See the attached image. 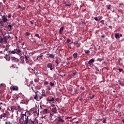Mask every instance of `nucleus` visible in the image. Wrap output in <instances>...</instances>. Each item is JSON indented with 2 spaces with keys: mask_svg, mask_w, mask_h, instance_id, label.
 Wrapping results in <instances>:
<instances>
[{
  "mask_svg": "<svg viewBox=\"0 0 124 124\" xmlns=\"http://www.w3.org/2000/svg\"><path fill=\"white\" fill-rule=\"evenodd\" d=\"M19 121L21 124H35L34 121L29 118V115H27L26 114L21 115V118Z\"/></svg>",
  "mask_w": 124,
  "mask_h": 124,
  "instance_id": "f257e3e1",
  "label": "nucleus"
},
{
  "mask_svg": "<svg viewBox=\"0 0 124 124\" xmlns=\"http://www.w3.org/2000/svg\"><path fill=\"white\" fill-rule=\"evenodd\" d=\"M10 54H16L15 49L12 51H8V49H6L4 51V55L6 56V58L8 57V56L10 55Z\"/></svg>",
  "mask_w": 124,
  "mask_h": 124,
  "instance_id": "f03ea898",
  "label": "nucleus"
},
{
  "mask_svg": "<svg viewBox=\"0 0 124 124\" xmlns=\"http://www.w3.org/2000/svg\"><path fill=\"white\" fill-rule=\"evenodd\" d=\"M34 93H35V94L34 96V99H35V100H37V99L39 98V94H40V93H39L38 91H34Z\"/></svg>",
  "mask_w": 124,
  "mask_h": 124,
  "instance_id": "7ed1b4c3",
  "label": "nucleus"
},
{
  "mask_svg": "<svg viewBox=\"0 0 124 124\" xmlns=\"http://www.w3.org/2000/svg\"><path fill=\"white\" fill-rule=\"evenodd\" d=\"M0 16H1V21L3 22V23H7V22L8 21V19H7V18L6 17V16H5V15H1Z\"/></svg>",
  "mask_w": 124,
  "mask_h": 124,
  "instance_id": "20e7f679",
  "label": "nucleus"
},
{
  "mask_svg": "<svg viewBox=\"0 0 124 124\" xmlns=\"http://www.w3.org/2000/svg\"><path fill=\"white\" fill-rule=\"evenodd\" d=\"M43 96L45 97H46V93H45V91L44 90H42L41 96H39V99L40 100L41 99V98H42L43 97Z\"/></svg>",
  "mask_w": 124,
  "mask_h": 124,
  "instance_id": "39448f33",
  "label": "nucleus"
},
{
  "mask_svg": "<svg viewBox=\"0 0 124 124\" xmlns=\"http://www.w3.org/2000/svg\"><path fill=\"white\" fill-rule=\"evenodd\" d=\"M11 59H12V62H19V59L14 57H11Z\"/></svg>",
  "mask_w": 124,
  "mask_h": 124,
  "instance_id": "423d86ee",
  "label": "nucleus"
},
{
  "mask_svg": "<svg viewBox=\"0 0 124 124\" xmlns=\"http://www.w3.org/2000/svg\"><path fill=\"white\" fill-rule=\"evenodd\" d=\"M51 112L54 114H58V109H57V108H52L51 109Z\"/></svg>",
  "mask_w": 124,
  "mask_h": 124,
  "instance_id": "0eeeda50",
  "label": "nucleus"
},
{
  "mask_svg": "<svg viewBox=\"0 0 124 124\" xmlns=\"http://www.w3.org/2000/svg\"><path fill=\"white\" fill-rule=\"evenodd\" d=\"M52 64L51 63H49L47 64V67H48V68H50V70H52L53 69H54V68H52Z\"/></svg>",
  "mask_w": 124,
  "mask_h": 124,
  "instance_id": "6e6552de",
  "label": "nucleus"
},
{
  "mask_svg": "<svg viewBox=\"0 0 124 124\" xmlns=\"http://www.w3.org/2000/svg\"><path fill=\"white\" fill-rule=\"evenodd\" d=\"M46 56H48V59L49 58H51L53 60L55 59V55L54 54H47Z\"/></svg>",
  "mask_w": 124,
  "mask_h": 124,
  "instance_id": "1a4fd4ad",
  "label": "nucleus"
},
{
  "mask_svg": "<svg viewBox=\"0 0 124 124\" xmlns=\"http://www.w3.org/2000/svg\"><path fill=\"white\" fill-rule=\"evenodd\" d=\"M11 90H12L13 91H18V86H14L12 87Z\"/></svg>",
  "mask_w": 124,
  "mask_h": 124,
  "instance_id": "9d476101",
  "label": "nucleus"
},
{
  "mask_svg": "<svg viewBox=\"0 0 124 124\" xmlns=\"http://www.w3.org/2000/svg\"><path fill=\"white\" fill-rule=\"evenodd\" d=\"M31 70H32V71L31 72V73H32V74H35V76H36L37 74V70L32 69Z\"/></svg>",
  "mask_w": 124,
  "mask_h": 124,
  "instance_id": "9b49d317",
  "label": "nucleus"
},
{
  "mask_svg": "<svg viewBox=\"0 0 124 124\" xmlns=\"http://www.w3.org/2000/svg\"><path fill=\"white\" fill-rule=\"evenodd\" d=\"M6 117V113H2L0 116V119H4Z\"/></svg>",
  "mask_w": 124,
  "mask_h": 124,
  "instance_id": "f8f14e48",
  "label": "nucleus"
},
{
  "mask_svg": "<svg viewBox=\"0 0 124 124\" xmlns=\"http://www.w3.org/2000/svg\"><path fill=\"white\" fill-rule=\"evenodd\" d=\"M16 54H20L21 53V50L19 48L15 49Z\"/></svg>",
  "mask_w": 124,
  "mask_h": 124,
  "instance_id": "ddd939ff",
  "label": "nucleus"
},
{
  "mask_svg": "<svg viewBox=\"0 0 124 124\" xmlns=\"http://www.w3.org/2000/svg\"><path fill=\"white\" fill-rule=\"evenodd\" d=\"M25 61H26V63H29V60L30 59V57L27 55H25Z\"/></svg>",
  "mask_w": 124,
  "mask_h": 124,
  "instance_id": "4468645a",
  "label": "nucleus"
},
{
  "mask_svg": "<svg viewBox=\"0 0 124 124\" xmlns=\"http://www.w3.org/2000/svg\"><path fill=\"white\" fill-rule=\"evenodd\" d=\"M50 120L54 121V118H53V117H54V113L51 112L50 113Z\"/></svg>",
  "mask_w": 124,
  "mask_h": 124,
  "instance_id": "2eb2a0df",
  "label": "nucleus"
},
{
  "mask_svg": "<svg viewBox=\"0 0 124 124\" xmlns=\"http://www.w3.org/2000/svg\"><path fill=\"white\" fill-rule=\"evenodd\" d=\"M55 100V98H52L51 99H49V98L46 99V101H48V102H53Z\"/></svg>",
  "mask_w": 124,
  "mask_h": 124,
  "instance_id": "dca6fc26",
  "label": "nucleus"
},
{
  "mask_svg": "<svg viewBox=\"0 0 124 124\" xmlns=\"http://www.w3.org/2000/svg\"><path fill=\"white\" fill-rule=\"evenodd\" d=\"M93 62H94V60L92 59L88 62V64H92V63H93Z\"/></svg>",
  "mask_w": 124,
  "mask_h": 124,
  "instance_id": "f3484780",
  "label": "nucleus"
},
{
  "mask_svg": "<svg viewBox=\"0 0 124 124\" xmlns=\"http://www.w3.org/2000/svg\"><path fill=\"white\" fill-rule=\"evenodd\" d=\"M114 36L116 39H119V38H120V34L118 33H116Z\"/></svg>",
  "mask_w": 124,
  "mask_h": 124,
  "instance_id": "a211bd4d",
  "label": "nucleus"
},
{
  "mask_svg": "<svg viewBox=\"0 0 124 124\" xmlns=\"http://www.w3.org/2000/svg\"><path fill=\"white\" fill-rule=\"evenodd\" d=\"M77 56H78V54L77 53V52H75L73 55L74 59H77Z\"/></svg>",
  "mask_w": 124,
  "mask_h": 124,
  "instance_id": "6ab92c4d",
  "label": "nucleus"
},
{
  "mask_svg": "<svg viewBox=\"0 0 124 124\" xmlns=\"http://www.w3.org/2000/svg\"><path fill=\"white\" fill-rule=\"evenodd\" d=\"M59 120H58V122H60L61 123H63L64 122V121L62 119V118L60 117H58Z\"/></svg>",
  "mask_w": 124,
  "mask_h": 124,
  "instance_id": "aec40b11",
  "label": "nucleus"
},
{
  "mask_svg": "<svg viewBox=\"0 0 124 124\" xmlns=\"http://www.w3.org/2000/svg\"><path fill=\"white\" fill-rule=\"evenodd\" d=\"M42 57H43V55L42 54H40V56H38L37 58V60L38 61L39 60V59H40V58H42Z\"/></svg>",
  "mask_w": 124,
  "mask_h": 124,
  "instance_id": "412c9836",
  "label": "nucleus"
},
{
  "mask_svg": "<svg viewBox=\"0 0 124 124\" xmlns=\"http://www.w3.org/2000/svg\"><path fill=\"white\" fill-rule=\"evenodd\" d=\"M8 29H9V31H11V30H12V26L11 25H9L8 26Z\"/></svg>",
  "mask_w": 124,
  "mask_h": 124,
  "instance_id": "4be33fe9",
  "label": "nucleus"
},
{
  "mask_svg": "<svg viewBox=\"0 0 124 124\" xmlns=\"http://www.w3.org/2000/svg\"><path fill=\"white\" fill-rule=\"evenodd\" d=\"M3 22L2 21V20H0V27H3Z\"/></svg>",
  "mask_w": 124,
  "mask_h": 124,
  "instance_id": "5701e85b",
  "label": "nucleus"
},
{
  "mask_svg": "<svg viewBox=\"0 0 124 124\" xmlns=\"http://www.w3.org/2000/svg\"><path fill=\"white\" fill-rule=\"evenodd\" d=\"M76 45H77V48H79V47H80V46H81V43H77L76 44Z\"/></svg>",
  "mask_w": 124,
  "mask_h": 124,
  "instance_id": "b1692460",
  "label": "nucleus"
},
{
  "mask_svg": "<svg viewBox=\"0 0 124 124\" xmlns=\"http://www.w3.org/2000/svg\"><path fill=\"white\" fill-rule=\"evenodd\" d=\"M85 54H90V51L89 50H84Z\"/></svg>",
  "mask_w": 124,
  "mask_h": 124,
  "instance_id": "393cba45",
  "label": "nucleus"
},
{
  "mask_svg": "<svg viewBox=\"0 0 124 124\" xmlns=\"http://www.w3.org/2000/svg\"><path fill=\"white\" fill-rule=\"evenodd\" d=\"M119 85H120L121 86H122L123 87H124V82H119Z\"/></svg>",
  "mask_w": 124,
  "mask_h": 124,
  "instance_id": "a878e982",
  "label": "nucleus"
},
{
  "mask_svg": "<svg viewBox=\"0 0 124 124\" xmlns=\"http://www.w3.org/2000/svg\"><path fill=\"white\" fill-rule=\"evenodd\" d=\"M35 36H36V37H38V38H39V39H40V36H39V34L36 33L35 34Z\"/></svg>",
  "mask_w": 124,
  "mask_h": 124,
  "instance_id": "bb28decb",
  "label": "nucleus"
},
{
  "mask_svg": "<svg viewBox=\"0 0 124 124\" xmlns=\"http://www.w3.org/2000/svg\"><path fill=\"white\" fill-rule=\"evenodd\" d=\"M50 85L51 87H53V86H55V83L52 82H50Z\"/></svg>",
  "mask_w": 124,
  "mask_h": 124,
  "instance_id": "cd10ccee",
  "label": "nucleus"
},
{
  "mask_svg": "<svg viewBox=\"0 0 124 124\" xmlns=\"http://www.w3.org/2000/svg\"><path fill=\"white\" fill-rule=\"evenodd\" d=\"M63 29H64L63 27H61L60 29V31H63Z\"/></svg>",
  "mask_w": 124,
  "mask_h": 124,
  "instance_id": "c85d7f7f",
  "label": "nucleus"
},
{
  "mask_svg": "<svg viewBox=\"0 0 124 124\" xmlns=\"http://www.w3.org/2000/svg\"><path fill=\"white\" fill-rule=\"evenodd\" d=\"M110 8H111V5H108L107 6V9H108V10H110Z\"/></svg>",
  "mask_w": 124,
  "mask_h": 124,
  "instance_id": "c756f323",
  "label": "nucleus"
},
{
  "mask_svg": "<svg viewBox=\"0 0 124 124\" xmlns=\"http://www.w3.org/2000/svg\"><path fill=\"white\" fill-rule=\"evenodd\" d=\"M8 18H11V14L9 13L8 14Z\"/></svg>",
  "mask_w": 124,
  "mask_h": 124,
  "instance_id": "7c9ffc66",
  "label": "nucleus"
},
{
  "mask_svg": "<svg viewBox=\"0 0 124 124\" xmlns=\"http://www.w3.org/2000/svg\"><path fill=\"white\" fill-rule=\"evenodd\" d=\"M94 20H95V21H99V20H98V18H97V16L94 17Z\"/></svg>",
  "mask_w": 124,
  "mask_h": 124,
  "instance_id": "2f4dec72",
  "label": "nucleus"
},
{
  "mask_svg": "<svg viewBox=\"0 0 124 124\" xmlns=\"http://www.w3.org/2000/svg\"><path fill=\"white\" fill-rule=\"evenodd\" d=\"M51 107H52V108H57V107H56V106H55V104H52L51 105Z\"/></svg>",
  "mask_w": 124,
  "mask_h": 124,
  "instance_id": "473e14b6",
  "label": "nucleus"
},
{
  "mask_svg": "<svg viewBox=\"0 0 124 124\" xmlns=\"http://www.w3.org/2000/svg\"><path fill=\"white\" fill-rule=\"evenodd\" d=\"M80 90H82V91H85V88L84 87H81Z\"/></svg>",
  "mask_w": 124,
  "mask_h": 124,
  "instance_id": "72a5a7b5",
  "label": "nucleus"
},
{
  "mask_svg": "<svg viewBox=\"0 0 124 124\" xmlns=\"http://www.w3.org/2000/svg\"><path fill=\"white\" fill-rule=\"evenodd\" d=\"M94 97V95H93L92 96H90V99H93Z\"/></svg>",
  "mask_w": 124,
  "mask_h": 124,
  "instance_id": "f704fd0d",
  "label": "nucleus"
},
{
  "mask_svg": "<svg viewBox=\"0 0 124 124\" xmlns=\"http://www.w3.org/2000/svg\"><path fill=\"white\" fill-rule=\"evenodd\" d=\"M49 84V82L48 81H45L44 84L45 85H48Z\"/></svg>",
  "mask_w": 124,
  "mask_h": 124,
  "instance_id": "c9c22d12",
  "label": "nucleus"
},
{
  "mask_svg": "<svg viewBox=\"0 0 124 124\" xmlns=\"http://www.w3.org/2000/svg\"><path fill=\"white\" fill-rule=\"evenodd\" d=\"M118 70H119V71H120V72H122V71H123V70H124L122 68H119Z\"/></svg>",
  "mask_w": 124,
  "mask_h": 124,
  "instance_id": "e433bc0d",
  "label": "nucleus"
},
{
  "mask_svg": "<svg viewBox=\"0 0 124 124\" xmlns=\"http://www.w3.org/2000/svg\"><path fill=\"white\" fill-rule=\"evenodd\" d=\"M47 111H48V110L46 108H45L44 109V111L45 112V113H47Z\"/></svg>",
  "mask_w": 124,
  "mask_h": 124,
  "instance_id": "4c0bfd02",
  "label": "nucleus"
},
{
  "mask_svg": "<svg viewBox=\"0 0 124 124\" xmlns=\"http://www.w3.org/2000/svg\"><path fill=\"white\" fill-rule=\"evenodd\" d=\"M47 90H48V91H51V87H50V86H48L47 88Z\"/></svg>",
  "mask_w": 124,
  "mask_h": 124,
  "instance_id": "58836bf2",
  "label": "nucleus"
},
{
  "mask_svg": "<svg viewBox=\"0 0 124 124\" xmlns=\"http://www.w3.org/2000/svg\"><path fill=\"white\" fill-rule=\"evenodd\" d=\"M26 35H27V36H29V35H30V33L29 32H26Z\"/></svg>",
  "mask_w": 124,
  "mask_h": 124,
  "instance_id": "ea45409f",
  "label": "nucleus"
},
{
  "mask_svg": "<svg viewBox=\"0 0 124 124\" xmlns=\"http://www.w3.org/2000/svg\"><path fill=\"white\" fill-rule=\"evenodd\" d=\"M20 97V96L19 95H17L16 96V99H17V100H18V99Z\"/></svg>",
  "mask_w": 124,
  "mask_h": 124,
  "instance_id": "a19ab883",
  "label": "nucleus"
},
{
  "mask_svg": "<svg viewBox=\"0 0 124 124\" xmlns=\"http://www.w3.org/2000/svg\"><path fill=\"white\" fill-rule=\"evenodd\" d=\"M103 124H106V119H104V120L103 121Z\"/></svg>",
  "mask_w": 124,
  "mask_h": 124,
  "instance_id": "79ce46f5",
  "label": "nucleus"
},
{
  "mask_svg": "<svg viewBox=\"0 0 124 124\" xmlns=\"http://www.w3.org/2000/svg\"><path fill=\"white\" fill-rule=\"evenodd\" d=\"M70 41H71L70 40V39H67V42L68 43H69V42H70Z\"/></svg>",
  "mask_w": 124,
  "mask_h": 124,
  "instance_id": "37998d69",
  "label": "nucleus"
},
{
  "mask_svg": "<svg viewBox=\"0 0 124 124\" xmlns=\"http://www.w3.org/2000/svg\"><path fill=\"white\" fill-rule=\"evenodd\" d=\"M10 122L9 121H6L5 124H9Z\"/></svg>",
  "mask_w": 124,
  "mask_h": 124,
  "instance_id": "c03bdc74",
  "label": "nucleus"
},
{
  "mask_svg": "<svg viewBox=\"0 0 124 124\" xmlns=\"http://www.w3.org/2000/svg\"><path fill=\"white\" fill-rule=\"evenodd\" d=\"M53 118H54V120H55V119H56V118H57V116H55L54 115Z\"/></svg>",
  "mask_w": 124,
  "mask_h": 124,
  "instance_id": "a18cd8bd",
  "label": "nucleus"
},
{
  "mask_svg": "<svg viewBox=\"0 0 124 124\" xmlns=\"http://www.w3.org/2000/svg\"><path fill=\"white\" fill-rule=\"evenodd\" d=\"M101 24H104V20H101Z\"/></svg>",
  "mask_w": 124,
  "mask_h": 124,
  "instance_id": "49530a36",
  "label": "nucleus"
},
{
  "mask_svg": "<svg viewBox=\"0 0 124 124\" xmlns=\"http://www.w3.org/2000/svg\"><path fill=\"white\" fill-rule=\"evenodd\" d=\"M75 93H78V91L76 89H75Z\"/></svg>",
  "mask_w": 124,
  "mask_h": 124,
  "instance_id": "de8ad7c7",
  "label": "nucleus"
},
{
  "mask_svg": "<svg viewBox=\"0 0 124 124\" xmlns=\"http://www.w3.org/2000/svg\"><path fill=\"white\" fill-rule=\"evenodd\" d=\"M30 23H31V25H33V24H34L33 22H32V21H30Z\"/></svg>",
  "mask_w": 124,
  "mask_h": 124,
  "instance_id": "09e8293b",
  "label": "nucleus"
},
{
  "mask_svg": "<svg viewBox=\"0 0 124 124\" xmlns=\"http://www.w3.org/2000/svg\"><path fill=\"white\" fill-rule=\"evenodd\" d=\"M101 37H102V38H104V35H101Z\"/></svg>",
  "mask_w": 124,
  "mask_h": 124,
  "instance_id": "8fccbe9b",
  "label": "nucleus"
},
{
  "mask_svg": "<svg viewBox=\"0 0 124 124\" xmlns=\"http://www.w3.org/2000/svg\"><path fill=\"white\" fill-rule=\"evenodd\" d=\"M76 124H79V122H78V121L76 122Z\"/></svg>",
  "mask_w": 124,
  "mask_h": 124,
  "instance_id": "3c124183",
  "label": "nucleus"
},
{
  "mask_svg": "<svg viewBox=\"0 0 124 124\" xmlns=\"http://www.w3.org/2000/svg\"><path fill=\"white\" fill-rule=\"evenodd\" d=\"M119 36H120V37H122V36H123V34H120Z\"/></svg>",
  "mask_w": 124,
  "mask_h": 124,
  "instance_id": "603ef678",
  "label": "nucleus"
},
{
  "mask_svg": "<svg viewBox=\"0 0 124 124\" xmlns=\"http://www.w3.org/2000/svg\"><path fill=\"white\" fill-rule=\"evenodd\" d=\"M31 89H32V90L33 91V92H35L34 90H33V87H31Z\"/></svg>",
  "mask_w": 124,
  "mask_h": 124,
  "instance_id": "864d4df0",
  "label": "nucleus"
},
{
  "mask_svg": "<svg viewBox=\"0 0 124 124\" xmlns=\"http://www.w3.org/2000/svg\"><path fill=\"white\" fill-rule=\"evenodd\" d=\"M62 31H60V34H62Z\"/></svg>",
  "mask_w": 124,
  "mask_h": 124,
  "instance_id": "5fc2aeb1",
  "label": "nucleus"
},
{
  "mask_svg": "<svg viewBox=\"0 0 124 124\" xmlns=\"http://www.w3.org/2000/svg\"><path fill=\"white\" fill-rule=\"evenodd\" d=\"M67 6H70V4H67Z\"/></svg>",
  "mask_w": 124,
  "mask_h": 124,
  "instance_id": "6e6d98bb",
  "label": "nucleus"
},
{
  "mask_svg": "<svg viewBox=\"0 0 124 124\" xmlns=\"http://www.w3.org/2000/svg\"><path fill=\"white\" fill-rule=\"evenodd\" d=\"M35 82H38V80H36V79H35Z\"/></svg>",
  "mask_w": 124,
  "mask_h": 124,
  "instance_id": "4d7b16f0",
  "label": "nucleus"
},
{
  "mask_svg": "<svg viewBox=\"0 0 124 124\" xmlns=\"http://www.w3.org/2000/svg\"><path fill=\"white\" fill-rule=\"evenodd\" d=\"M0 111H1V107L0 106Z\"/></svg>",
  "mask_w": 124,
  "mask_h": 124,
  "instance_id": "13d9d810",
  "label": "nucleus"
},
{
  "mask_svg": "<svg viewBox=\"0 0 124 124\" xmlns=\"http://www.w3.org/2000/svg\"><path fill=\"white\" fill-rule=\"evenodd\" d=\"M0 53L1 54H2V51H1L0 52Z\"/></svg>",
  "mask_w": 124,
  "mask_h": 124,
  "instance_id": "bf43d9fd",
  "label": "nucleus"
},
{
  "mask_svg": "<svg viewBox=\"0 0 124 124\" xmlns=\"http://www.w3.org/2000/svg\"><path fill=\"white\" fill-rule=\"evenodd\" d=\"M0 86L1 87V86H2V84H0Z\"/></svg>",
  "mask_w": 124,
  "mask_h": 124,
  "instance_id": "052dcab7",
  "label": "nucleus"
},
{
  "mask_svg": "<svg viewBox=\"0 0 124 124\" xmlns=\"http://www.w3.org/2000/svg\"><path fill=\"white\" fill-rule=\"evenodd\" d=\"M29 65L31 66V63H30Z\"/></svg>",
  "mask_w": 124,
  "mask_h": 124,
  "instance_id": "680f3d73",
  "label": "nucleus"
},
{
  "mask_svg": "<svg viewBox=\"0 0 124 124\" xmlns=\"http://www.w3.org/2000/svg\"><path fill=\"white\" fill-rule=\"evenodd\" d=\"M68 119H71V117H68Z\"/></svg>",
  "mask_w": 124,
  "mask_h": 124,
  "instance_id": "e2e57ef3",
  "label": "nucleus"
},
{
  "mask_svg": "<svg viewBox=\"0 0 124 124\" xmlns=\"http://www.w3.org/2000/svg\"><path fill=\"white\" fill-rule=\"evenodd\" d=\"M123 123H124V119L123 120Z\"/></svg>",
  "mask_w": 124,
  "mask_h": 124,
  "instance_id": "0e129e2a",
  "label": "nucleus"
},
{
  "mask_svg": "<svg viewBox=\"0 0 124 124\" xmlns=\"http://www.w3.org/2000/svg\"><path fill=\"white\" fill-rule=\"evenodd\" d=\"M0 104H2V103H0Z\"/></svg>",
  "mask_w": 124,
  "mask_h": 124,
  "instance_id": "69168bd1",
  "label": "nucleus"
},
{
  "mask_svg": "<svg viewBox=\"0 0 124 124\" xmlns=\"http://www.w3.org/2000/svg\"><path fill=\"white\" fill-rule=\"evenodd\" d=\"M11 110H12V108H11Z\"/></svg>",
  "mask_w": 124,
  "mask_h": 124,
  "instance_id": "338daca9",
  "label": "nucleus"
},
{
  "mask_svg": "<svg viewBox=\"0 0 124 124\" xmlns=\"http://www.w3.org/2000/svg\"><path fill=\"white\" fill-rule=\"evenodd\" d=\"M1 14L0 13V15H1Z\"/></svg>",
  "mask_w": 124,
  "mask_h": 124,
  "instance_id": "774afa93",
  "label": "nucleus"
}]
</instances>
